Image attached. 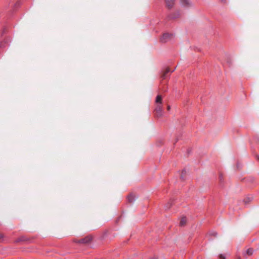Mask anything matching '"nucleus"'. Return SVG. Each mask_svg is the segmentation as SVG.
Segmentation results:
<instances>
[{"label":"nucleus","instance_id":"1","mask_svg":"<svg viewBox=\"0 0 259 259\" xmlns=\"http://www.w3.org/2000/svg\"><path fill=\"white\" fill-rule=\"evenodd\" d=\"M173 37L172 34L165 33H164L160 38V41L162 42H166L171 39Z\"/></svg>","mask_w":259,"mask_h":259},{"label":"nucleus","instance_id":"2","mask_svg":"<svg viewBox=\"0 0 259 259\" xmlns=\"http://www.w3.org/2000/svg\"><path fill=\"white\" fill-rule=\"evenodd\" d=\"M162 111V108L161 105H160V104L156 105L155 110H154V111H155V115L157 117H159L161 116Z\"/></svg>","mask_w":259,"mask_h":259},{"label":"nucleus","instance_id":"3","mask_svg":"<svg viewBox=\"0 0 259 259\" xmlns=\"http://www.w3.org/2000/svg\"><path fill=\"white\" fill-rule=\"evenodd\" d=\"M92 240V237L91 236H88L84 238H83L78 241L79 243L87 244L90 243Z\"/></svg>","mask_w":259,"mask_h":259},{"label":"nucleus","instance_id":"4","mask_svg":"<svg viewBox=\"0 0 259 259\" xmlns=\"http://www.w3.org/2000/svg\"><path fill=\"white\" fill-rule=\"evenodd\" d=\"M9 41L8 39H4L0 41V49L9 47Z\"/></svg>","mask_w":259,"mask_h":259},{"label":"nucleus","instance_id":"5","mask_svg":"<svg viewBox=\"0 0 259 259\" xmlns=\"http://www.w3.org/2000/svg\"><path fill=\"white\" fill-rule=\"evenodd\" d=\"M174 71V70L170 71L169 68L167 67L162 73L161 77L162 79H165L167 77V74L169 72H172Z\"/></svg>","mask_w":259,"mask_h":259},{"label":"nucleus","instance_id":"6","mask_svg":"<svg viewBox=\"0 0 259 259\" xmlns=\"http://www.w3.org/2000/svg\"><path fill=\"white\" fill-rule=\"evenodd\" d=\"M166 6L168 8H171L175 2V0H165Z\"/></svg>","mask_w":259,"mask_h":259},{"label":"nucleus","instance_id":"7","mask_svg":"<svg viewBox=\"0 0 259 259\" xmlns=\"http://www.w3.org/2000/svg\"><path fill=\"white\" fill-rule=\"evenodd\" d=\"M162 96L160 95L157 96L155 100V103L157 104L161 105L162 104Z\"/></svg>","mask_w":259,"mask_h":259},{"label":"nucleus","instance_id":"8","mask_svg":"<svg viewBox=\"0 0 259 259\" xmlns=\"http://www.w3.org/2000/svg\"><path fill=\"white\" fill-rule=\"evenodd\" d=\"M253 252V249L252 248H249L246 251L245 254H244V256L246 257V255L250 256L252 254Z\"/></svg>","mask_w":259,"mask_h":259},{"label":"nucleus","instance_id":"9","mask_svg":"<svg viewBox=\"0 0 259 259\" xmlns=\"http://www.w3.org/2000/svg\"><path fill=\"white\" fill-rule=\"evenodd\" d=\"M127 199L128 202L132 203L135 200V196L131 194L127 196Z\"/></svg>","mask_w":259,"mask_h":259},{"label":"nucleus","instance_id":"10","mask_svg":"<svg viewBox=\"0 0 259 259\" xmlns=\"http://www.w3.org/2000/svg\"><path fill=\"white\" fill-rule=\"evenodd\" d=\"M187 223V219L185 217H183L181 218V221H180V225L181 226H184Z\"/></svg>","mask_w":259,"mask_h":259},{"label":"nucleus","instance_id":"11","mask_svg":"<svg viewBox=\"0 0 259 259\" xmlns=\"http://www.w3.org/2000/svg\"><path fill=\"white\" fill-rule=\"evenodd\" d=\"M182 4L184 6H188L190 5L189 0H181Z\"/></svg>","mask_w":259,"mask_h":259},{"label":"nucleus","instance_id":"12","mask_svg":"<svg viewBox=\"0 0 259 259\" xmlns=\"http://www.w3.org/2000/svg\"><path fill=\"white\" fill-rule=\"evenodd\" d=\"M186 175V171L185 170H183L181 172V178L184 180L185 179V177Z\"/></svg>","mask_w":259,"mask_h":259},{"label":"nucleus","instance_id":"13","mask_svg":"<svg viewBox=\"0 0 259 259\" xmlns=\"http://www.w3.org/2000/svg\"><path fill=\"white\" fill-rule=\"evenodd\" d=\"M172 205V203L169 201L167 202V203L165 205V209H169Z\"/></svg>","mask_w":259,"mask_h":259},{"label":"nucleus","instance_id":"14","mask_svg":"<svg viewBox=\"0 0 259 259\" xmlns=\"http://www.w3.org/2000/svg\"><path fill=\"white\" fill-rule=\"evenodd\" d=\"M251 200L250 198H246L244 199V202L245 204L248 203Z\"/></svg>","mask_w":259,"mask_h":259},{"label":"nucleus","instance_id":"15","mask_svg":"<svg viewBox=\"0 0 259 259\" xmlns=\"http://www.w3.org/2000/svg\"><path fill=\"white\" fill-rule=\"evenodd\" d=\"M218 259H226V255L224 254H220L219 255Z\"/></svg>","mask_w":259,"mask_h":259},{"label":"nucleus","instance_id":"16","mask_svg":"<svg viewBox=\"0 0 259 259\" xmlns=\"http://www.w3.org/2000/svg\"><path fill=\"white\" fill-rule=\"evenodd\" d=\"M170 106L169 105H167V110L169 111L170 110Z\"/></svg>","mask_w":259,"mask_h":259},{"label":"nucleus","instance_id":"17","mask_svg":"<svg viewBox=\"0 0 259 259\" xmlns=\"http://www.w3.org/2000/svg\"><path fill=\"white\" fill-rule=\"evenodd\" d=\"M3 237V235L2 234H0V240Z\"/></svg>","mask_w":259,"mask_h":259},{"label":"nucleus","instance_id":"18","mask_svg":"<svg viewBox=\"0 0 259 259\" xmlns=\"http://www.w3.org/2000/svg\"><path fill=\"white\" fill-rule=\"evenodd\" d=\"M256 159H257L258 160H259V156H258V155H256Z\"/></svg>","mask_w":259,"mask_h":259},{"label":"nucleus","instance_id":"19","mask_svg":"<svg viewBox=\"0 0 259 259\" xmlns=\"http://www.w3.org/2000/svg\"><path fill=\"white\" fill-rule=\"evenodd\" d=\"M238 259H241V258H240V257H239L238 258Z\"/></svg>","mask_w":259,"mask_h":259}]
</instances>
